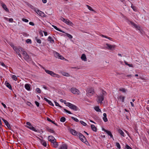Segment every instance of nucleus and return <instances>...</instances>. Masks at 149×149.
Segmentation results:
<instances>
[{
    "instance_id": "nucleus-1",
    "label": "nucleus",
    "mask_w": 149,
    "mask_h": 149,
    "mask_svg": "<svg viewBox=\"0 0 149 149\" xmlns=\"http://www.w3.org/2000/svg\"><path fill=\"white\" fill-rule=\"evenodd\" d=\"M26 124L28 125L25 126L26 127L35 132H37V130H36L34 127L29 122H27Z\"/></svg>"
},
{
    "instance_id": "nucleus-2",
    "label": "nucleus",
    "mask_w": 149,
    "mask_h": 149,
    "mask_svg": "<svg viewBox=\"0 0 149 149\" xmlns=\"http://www.w3.org/2000/svg\"><path fill=\"white\" fill-rule=\"evenodd\" d=\"M105 93V91H102V94H101L100 96H98L97 97V98L98 99V101H97V102L98 103H102V102L104 100V93Z\"/></svg>"
},
{
    "instance_id": "nucleus-3",
    "label": "nucleus",
    "mask_w": 149,
    "mask_h": 149,
    "mask_svg": "<svg viewBox=\"0 0 149 149\" xmlns=\"http://www.w3.org/2000/svg\"><path fill=\"white\" fill-rule=\"evenodd\" d=\"M66 105L68 106L70 108L75 111L77 110V107L75 105L69 102L66 103Z\"/></svg>"
},
{
    "instance_id": "nucleus-4",
    "label": "nucleus",
    "mask_w": 149,
    "mask_h": 149,
    "mask_svg": "<svg viewBox=\"0 0 149 149\" xmlns=\"http://www.w3.org/2000/svg\"><path fill=\"white\" fill-rule=\"evenodd\" d=\"M94 93V90L93 88H89L87 91V95L88 96H91Z\"/></svg>"
},
{
    "instance_id": "nucleus-5",
    "label": "nucleus",
    "mask_w": 149,
    "mask_h": 149,
    "mask_svg": "<svg viewBox=\"0 0 149 149\" xmlns=\"http://www.w3.org/2000/svg\"><path fill=\"white\" fill-rule=\"evenodd\" d=\"M79 139L81 141L84 143H86V142L88 143V141L86 140V138L81 133H79Z\"/></svg>"
},
{
    "instance_id": "nucleus-6",
    "label": "nucleus",
    "mask_w": 149,
    "mask_h": 149,
    "mask_svg": "<svg viewBox=\"0 0 149 149\" xmlns=\"http://www.w3.org/2000/svg\"><path fill=\"white\" fill-rule=\"evenodd\" d=\"M70 90L71 92L74 94L79 95L80 92L78 90L74 87L71 88Z\"/></svg>"
},
{
    "instance_id": "nucleus-7",
    "label": "nucleus",
    "mask_w": 149,
    "mask_h": 149,
    "mask_svg": "<svg viewBox=\"0 0 149 149\" xmlns=\"http://www.w3.org/2000/svg\"><path fill=\"white\" fill-rule=\"evenodd\" d=\"M35 11L37 13L42 17H45V15L42 12L38 10L37 9H35Z\"/></svg>"
},
{
    "instance_id": "nucleus-8",
    "label": "nucleus",
    "mask_w": 149,
    "mask_h": 149,
    "mask_svg": "<svg viewBox=\"0 0 149 149\" xmlns=\"http://www.w3.org/2000/svg\"><path fill=\"white\" fill-rule=\"evenodd\" d=\"M23 55L24 56V58L26 61H28L29 60V57L28 55L25 51L23 52V53H22Z\"/></svg>"
},
{
    "instance_id": "nucleus-9",
    "label": "nucleus",
    "mask_w": 149,
    "mask_h": 149,
    "mask_svg": "<svg viewBox=\"0 0 149 149\" xmlns=\"http://www.w3.org/2000/svg\"><path fill=\"white\" fill-rule=\"evenodd\" d=\"M106 45L107 46V47H106V48L107 49L110 50H112V49H114L115 48L116 46V45H111L108 43H106Z\"/></svg>"
},
{
    "instance_id": "nucleus-10",
    "label": "nucleus",
    "mask_w": 149,
    "mask_h": 149,
    "mask_svg": "<svg viewBox=\"0 0 149 149\" xmlns=\"http://www.w3.org/2000/svg\"><path fill=\"white\" fill-rule=\"evenodd\" d=\"M54 55L56 58H58L60 59H62L64 58L61 55L58 53L56 52H54Z\"/></svg>"
},
{
    "instance_id": "nucleus-11",
    "label": "nucleus",
    "mask_w": 149,
    "mask_h": 149,
    "mask_svg": "<svg viewBox=\"0 0 149 149\" xmlns=\"http://www.w3.org/2000/svg\"><path fill=\"white\" fill-rule=\"evenodd\" d=\"M48 140L49 141H51V142H55L56 141V140L52 136H49L48 137Z\"/></svg>"
},
{
    "instance_id": "nucleus-12",
    "label": "nucleus",
    "mask_w": 149,
    "mask_h": 149,
    "mask_svg": "<svg viewBox=\"0 0 149 149\" xmlns=\"http://www.w3.org/2000/svg\"><path fill=\"white\" fill-rule=\"evenodd\" d=\"M2 120H3V121L4 122V123H5V125L9 129V130H11V127L10 126V124H9V123L7 121L3 118H2Z\"/></svg>"
},
{
    "instance_id": "nucleus-13",
    "label": "nucleus",
    "mask_w": 149,
    "mask_h": 149,
    "mask_svg": "<svg viewBox=\"0 0 149 149\" xmlns=\"http://www.w3.org/2000/svg\"><path fill=\"white\" fill-rule=\"evenodd\" d=\"M13 49L16 51V53H17V51H18L20 52V53H23V52H24L22 50V48L20 47H18V48H17L16 47H14Z\"/></svg>"
},
{
    "instance_id": "nucleus-14",
    "label": "nucleus",
    "mask_w": 149,
    "mask_h": 149,
    "mask_svg": "<svg viewBox=\"0 0 149 149\" xmlns=\"http://www.w3.org/2000/svg\"><path fill=\"white\" fill-rule=\"evenodd\" d=\"M102 130L104 131L105 132H106L107 134L109 135L111 138L113 139V136L111 133V132L109 131L106 130V129L103 128Z\"/></svg>"
},
{
    "instance_id": "nucleus-15",
    "label": "nucleus",
    "mask_w": 149,
    "mask_h": 149,
    "mask_svg": "<svg viewBox=\"0 0 149 149\" xmlns=\"http://www.w3.org/2000/svg\"><path fill=\"white\" fill-rule=\"evenodd\" d=\"M45 71L47 73L49 74L52 76H54V74H55V73L52 71L45 70Z\"/></svg>"
},
{
    "instance_id": "nucleus-16",
    "label": "nucleus",
    "mask_w": 149,
    "mask_h": 149,
    "mask_svg": "<svg viewBox=\"0 0 149 149\" xmlns=\"http://www.w3.org/2000/svg\"><path fill=\"white\" fill-rule=\"evenodd\" d=\"M130 22L131 24L136 29H139L140 27L138 26L136 24H135L134 22L130 21Z\"/></svg>"
},
{
    "instance_id": "nucleus-17",
    "label": "nucleus",
    "mask_w": 149,
    "mask_h": 149,
    "mask_svg": "<svg viewBox=\"0 0 149 149\" xmlns=\"http://www.w3.org/2000/svg\"><path fill=\"white\" fill-rule=\"evenodd\" d=\"M65 23L71 26H72L73 25V23L68 19H67V20H66V22Z\"/></svg>"
},
{
    "instance_id": "nucleus-18",
    "label": "nucleus",
    "mask_w": 149,
    "mask_h": 149,
    "mask_svg": "<svg viewBox=\"0 0 149 149\" xmlns=\"http://www.w3.org/2000/svg\"><path fill=\"white\" fill-rule=\"evenodd\" d=\"M1 6L7 12H8L9 11V10L7 7L6 5L3 3H1Z\"/></svg>"
},
{
    "instance_id": "nucleus-19",
    "label": "nucleus",
    "mask_w": 149,
    "mask_h": 149,
    "mask_svg": "<svg viewBox=\"0 0 149 149\" xmlns=\"http://www.w3.org/2000/svg\"><path fill=\"white\" fill-rule=\"evenodd\" d=\"M67 146L66 144H63L61 146L59 149H67Z\"/></svg>"
},
{
    "instance_id": "nucleus-20",
    "label": "nucleus",
    "mask_w": 149,
    "mask_h": 149,
    "mask_svg": "<svg viewBox=\"0 0 149 149\" xmlns=\"http://www.w3.org/2000/svg\"><path fill=\"white\" fill-rule=\"evenodd\" d=\"M25 88L28 91H30V85L29 84H26L24 86Z\"/></svg>"
},
{
    "instance_id": "nucleus-21",
    "label": "nucleus",
    "mask_w": 149,
    "mask_h": 149,
    "mask_svg": "<svg viewBox=\"0 0 149 149\" xmlns=\"http://www.w3.org/2000/svg\"><path fill=\"white\" fill-rule=\"evenodd\" d=\"M118 100L120 99V100H121L122 102H124V101L125 97L122 95H120L118 97Z\"/></svg>"
},
{
    "instance_id": "nucleus-22",
    "label": "nucleus",
    "mask_w": 149,
    "mask_h": 149,
    "mask_svg": "<svg viewBox=\"0 0 149 149\" xmlns=\"http://www.w3.org/2000/svg\"><path fill=\"white\" fill-rule=\"evenodd\" d=\"M81 59L84 61H86V55L85 54H83L81 57Z\"/></svg>"
},
{
    "instance_id": "nucleus-23",
    "label": "nucleus",
    "mask_w": 149,
    "mask_h": 149,
    "mask_svg": "<svg viewBox=\"0 0 149 149\" xmlns=\"http://www.w3.org/2000/svg\"><path fill=\"white\" fill-rule=\"evenodd\" d=\"M103 115L104 117L103 118V119L104 120V121L105 122H107L108 121V119L107 118V114L104 113L103 114Z\"/></svg>"
},
{
    "instance_id": "nucleus-24",
    "label": "nucleus",
    "mask_w": 149,
    "mask_h": 149,
    "mask_svg": "<svg viewBox=\"0 0 149 149\" xmlns=\"http://www.w3.org/2000/svg\"><path fill=\"white\" fill-rule=\"evenodd\" d=\"M70 131L71 133L74 135H75L77 134V132L72 129H70Z\"/></svg>"
},
{
    "instance_id": "nucleus-25",
    "label": "nucleus",
    "mask_w": 149,
    "mask_h": 149,
    "mask_svg": "<svg viewBox=\"0 0 149 149\" xmlns=\"http://www.w3.org/2000/svg\"><path fill=\"white\" fill-rule=\"evenodd\" d=\"M118 132L121 136L123 137L125 136L124 133L122 130L120 129H118Z\"/></svg>"
},
{
    "instance_id": "nucleus-26",
    "label": "nucleus",
    "mask_w": 149,
    "mask_h": 149,
    "mask_svg": "<svg viewBox=\"0 0 149 149\" xmlns=\"http://www.w3.org/2000/svg\"><path fill=\"white\" fill-rule=\"evenodd\" d=\"M46 130L48 131L49 132L52 133H54V131L52 129L49 128L48 127H47L46 128Z\"/></svg>"
},
{
    "instance_id": "nucleus-27",
    "label": "nucleus",
    "mask_w": 149,
    "mask_h": 149,
    "mask_svg": "<svg viewBox=\"0 0 149 149\" xmlns=\"http://www.w3.org/2000/svg\"><path fill=\"white\" fill-rule=\"evenodd\" d=\"M5 84L6 86L8 87L9 89L10 90L12 89V88L10 84L9 83L7 82H6L5 83Z\"/></svg>"
},
{
    "instance_id": "nucleus-28",
    "label": "nucleus",
    "mask_w": 149,
    "mask_h": 149,
    "mask_svg": "<svg viewBox=\"0 0 149 149\" xmlns=\"http://www.w3.org/2000/svg\"><path fill=\"white\" fill-rule=\"evenodd\" d=\"M48 40L51 43H54V40L52 39V38L50 36H49L48 38Z\"/></svg>"
},
{
    "instance_id": "nucleus-29",
    "label": "nucleus",
    "mask_w": 149,
    "mask_h": 149,
    "mask_svg": "<svg viewBox=\"0 0 149 149\" xmlns=\"http://www.w3.org/2000/svg\"><path fill=\"white\" fill-rule=\"evenodd\" d=\"M91 129L94 132L97 131V128L95 126L93 125H91Z\"/></svg>"
},
{
    "instance_id": "nucleus-30",
    "label": "nucleus",
    "mask_w": 149,
    "mask_h": 149,
    "mask_svg": "<svg viewBox=\"0 0 149 149\" xmlns=\"http://www.w3.org/2000/svg\"><path fill=\"white\" fill-rule=\"evenodd\" d=\"M62 74L64 76H66V77H69L70 76V74L66 72H61Z\"/></svg>"
},
{
    "instance_id": "nucleus-31",
    "label": "nucleus",
    "mask_w": 149,
    "mask_h": 149,
    "mask_svg": "<svg viewBox=\"0 0 149 149\" xmlns=\"http://www.w3.org/2000/svg\"><path fill=\"white\" fill-rule=\"evenodd\" d=\"M119 91H122L123 93H125L127 91V90L124 88H120Z\"/></svg>"
},
{
    "instance_id": "nucleus-32",
    "label": "nucleus",
    "mask_w": 149,
    "mask_h": 149,
    "mask_svg": "<svg viewBox=\"0 0 149 149\" xmlns=\"http://www.w3.org/2000/svg\"><path fill=\"white\" fill-rule=\"evenodd\" d=\"M52 143H53V146L55 148H56L58 146V144L57 142H56V141L55 142H52Z\"/></svg>"
},
{
    "instance_id": "nucleus-33",
    "label": "nucleus",
    "mask_w": 149,
    "mask_h": 149,
    "mask_svg": "<svg viewBox=\"0 0 149 149\" xmlns=\"http://www.w3.org/2000/svg\"><path fill=\"white\" fill-rule=\"evenodd\" d=\"M94 109L97 112H101V110L100 109L99 107V106H95L94 107Z\"/></svg>"
},
{
    "instance_id": "nucleus-34",
    "label": "nucleus",
    "mask_w": 149,
    "mask_h": 149,
    "mask_svg": "<svg viewBox=\"0 0 149 149\" xmlns=\"http://www.w3.org/2000/svg\"><path fill=\"white\" fill-rule=\"evenodd\" d=\"M41 143L42 145L45 147H46L47 146V143L43 140L41 141Z\"/></svg>"
},
{
    "instance_id": "nucleus-35",
    "label": "nucleus",
    "mask_w": 149,
    "mask_h": 149,
    "mask_svg": "<svg viewBox=\"0 0 149 149\" xmlns=\"http://www.w3.org/2000/svg\"><path fill=\"white\" fill-rule=\"evenodd\" d=\"M66 120L65 118L63 117H62L60 119V121L62 122H64Z\"/></svg>"
},
{
    "instance_id": "nucleus-36",
    "label": "nucleus",
    "mask_w": 149,
    "mask_h": 149,
    "mask_svg": "<svg viewBox=\"0 0 149 149\" xmlns=\"http://www.w3.org/2000/svg\"><path fill=\"white\" fill-rule=\"evenodd\" d=\"M35 39L36 40L37 42L39 44H40L41 43V41L40 39H38L37 37L35 38Z\"/></svg>"
},
{
    "instance_id": "nucleus-37",
    "label": "nucleus",
    "mask_w": 149,
    "mask_h": 149,
    "mask_svg": "<svg viewBox=\"0 0 149 149\" xmlns=\"http://www.w3.org/2000/svg\"><path fill=\"white\" fill-rule=\"evenodd\" d=\"M125 63L126 65H128L130 67H133V65L132 64H129L127 63L126 61H125Z\"/></svg>"
},
{
    "instance_id": "nucleus-38",
    "label": "nucleus",
    "mask_w": 149,
    "mask_h": 149,
    "mask_svg": "<svg viewBox=\"0 0 149 149\" xmlns=\"http://www.w3.org/2000/svg\"><path fill=\"white\" fill-rule=\"evenodd\" d=\"M86 6L88 7V9L89 10H91L93 11H95L90 6L88 5H86Z\"/></svg>"
},
{
    "instance_id": "nucleus-39",
    "label": "nucleus",
    "mask_w": 149,
    "mask_h": 149,
    "mask_svg": "<svg viewBox=\"0 0 149 149\" xmlns=\"http://www.w3.org/2000/svg\"><path fill=\"white\" fill-rule=\"evenodd\" d=\"M116 146L119 149H120L121 148L120 145L119 143L118 142H116Z\"/></svg>"
},
{
    "instance_id": "nucleus-40",
    "label": "nucleus",
    "mask_w": 149,
    "mask_h": 149,
    "mask_svg": "<svg viewBox=\"0 0 149 149\" xmlns=\"http://www.w3.org/2000/svg\"><path fill=\"white\" fill-rule=\"evenodd\" d=\"M79 122L81 124L84 126H86L87 125V124L85 123L82 121H80Z\"/></svg>"
},
{
    "instance_id": "nucleus-41",
    "label": "nucleus",
    "mask_w": 149,
    "mask_h": 149,
    "mask_svg": "<svg viewBox=\"0 0 149 149\" xmlns=\"http://www.w3.org/2000/svg\"><path fill=\"white\" fill-rule=\"evenodd\" d=\"M12 78L14 80L16 81L17 79V78L16 76L15 75H13L12 77Z\"/></svg>"
},
{
    "instance_id": "nucleus-42",
    "label": "nucleus",
    "mask_w": 149,
    "mask_h": 149,
    "mask_svg": "<svg viewBox=\"0 0 149 149\" xmlns=\"http://www.w3.org/2000/svg\"><path fill=\"white\" fill-rule=\"evenodd\" d=\"M71 118L72 119L74 120L76 122H79V120L73 117H72Z\"/></svg>"
},
{
    "instance_id": "nucleus-43",
    "label": "nucleus",
    "mask_w": 149,
    "mask_h": 149,
    "mask_svg": "<svg viewBox=\"0 0 149 149\" xmlns=\"http://www.w3.org/2000/svg\"><path fill=\"white\" fill-rule=\"evenodd\" d=\"M60 19L65 23L66 20H67V19H66L62 17H61V18Z\"/></svg>"
},
{
    "instance_id": "nucleus-44",
    "label": "nucleus",
    "mask_w": 149,
    "mask_h": 149,
    "mask_svg": "<svg viewBox=\"0 0 149 149\" xmlns=\"http://www.w3.org/2000/svg\"><path fill=\"white\" fill-rule=\"evenodd\" d=\"M26 42L27 43L31 44V40H30V39H27V40H26Z\"/></svg>"
},
{
    "instance_id": "nucleus-45",
    "label": "nucleus",
    "mask_w": 149,
    "mask_h": 149,
    "mask_svg": "<svg viewBox=\"0 0 149 149\" xmlns=\"http://www.w3.org/2000/svg\"><path fill=\"white\" fill-rule=\"evenodd\" d=\"M47 120L49 121L52 123H54V121H53L52 120H51L49 118L47 117Z\"/></svg>"
},
{
    "instance_id": "nucleus-46",
    "label": "nucleus",
    "mask_w": 149,
    "mask_h": 149,
    "mask_svg": "<svg viewBox=\"0 0 149 149\" xmlns=\"http://www.w3.org/2000/svg\"><path fill=\"white\" fill-rule=\"evenodd\" d=\"M55 105L56 106L59 107L60 108L62 107L61 106L59 105V104L58 102H55Z\"/></svg>"
},
{
    "instance_id": "nucleus-47",
    "label": "nucleus",
    "mask_w": 149,
    "mask_h": 149,
    "mask_svg": "<svg viewBox=\"0 0 149 149\" xmlns=\"http://www.w3.org/2000/svg\"><path fill=\"white\" fill-rule=\"evenodd\" d=\"M64 111L65 112H67L69 114H72V113L70 111L68 110H67L66 109H64Z\"/></svg>"
},
{
    "instance_id": "nucleus-48",
    "label": "nucleus",
    "mask_w": 149,
    "mask_h": 149,
    "mask_svg": "<svg viewBox=\"0 0 149 149\" xmlns=\"http://www.w3.org/2000/svg\"><path fill=\"white\" fill-rule=\"evenodd\" d=\"M36 91H37V92L39 93H41V90H40V89L39 88H37Z\"/></svg>"
},
{
    "instance_id": "nucleus-49",
    "label": "nucleus",
    "mask_w": 149,
    "mask_h": 149,
    "mask_svg": "<svg viewBox=\"0 0 149 149\" xmlns=\"http://www.w3.org/2000/svg\"><path fill=\"white\" fill-rule=\"evenodd\" d=\"M125 148L127 149H132L129 146L126 144L125 146Z\"/></svg>"
},
{
    "instance_id": "nucleus-50",
    "label": "nucleus",
    "mask_w": 149,
    "mask_h": 149,
    "mask_svg": "<svg viewBox=\"0 0 149 149\" xmlns=\"http://www.w3.org/2000/svg\"><path fill=\"white\" fill-rule=\"evenodd\" d=\"M102 36L103 37H104V38H108L109 40H111V38L109 37H108L107 36H104V35H102Z\"/></svg>"
},
{
    "instance_id": "nucleus-51",
    "label": "nucleus",
    "mask_w": 149,
    "mask_h": 149,
    "mask_svg": "<svg viewBox=\"0 0 149 149\" xmlns=\"http://www.w3.org/2000/svg\"><path fill=\"white\" fill-rule=\"evenodd\" d=\"M48 103L50 104V105H51L53 106H54V104L52 103V102L50 100H49V101L48 102Z\"/></svg>"
},
{
    "instance_id": "nucleus-52",
    "label": "nucleus",
    "mask_w": 149,
    "mask_h": 149,
    "mask_svg": "<svg viewBox=\"0 0 149 149\" xmlns=\"http://www.w3.org/2000/svg\"><path fill=\"white\" fill-rule=\"evenodd\" d=\"M54 76H53V77H56L57 78H60V76L58 74H57L55 73V74H54Z\"/></svg>"
},
{
    "instance_id": "nucleus-53",
    "label": "nucleus",
    "mask_w": 149,
    "mask_h": 149,
    "mask_svg": "<svg viewBox=\"0 0 149 149\" xmlns=\"http://www.w3.org/2000/svg\"><path fill=\"white\" fill-rule=\"evenodd\" d=\"M22 20L24 22H29L28 20L26 19H25V18H23L22 19Z\"/></svg>"
},
{
    "instance_id": "nucleus-54",
    "label": "nucleus",
    "mask_w": 149,
    "mask_h": 149,
    "mask_svg": "<svg viewBox=\"0 0 149 149\" xmlns=\"http://www.w3.org/2000/svg\"><path fill=\"white\" fill-rule=\"evenodd\" d=\"M66 34L67 35V36L69 38H72V35H70V34H68V33H67Z\"/></svg>"
},
{
    "instance_id": "nucleus-55",
    "label": "nucleus",
    "mask_w": 149,
    "mask_h": 149,
    "mask_svg": "<svg viewBox=\"0 0 149 149\" xmlns=\"http://www.w3.org/2000/svg\"><path fill=\"white\" fill-rule=\"evenodd\" d=\"M52 26L56 30H58H58H59V29H58V28L56 26H54V25H52Z\"/></svg>"
},
{
    "instance_id": "nucleus-56",
    "label": "nucleus",
    "mask_w": 149,
    "mask_h": 149,
    "mask_svg": "<svg viewBox=\"0 0 149 149\" xmlns=\"http://www.w3.org/2000/svg\"><path fill=\"white\" fill-rule=\"evenodd\" d=\"M8 21L9 22H13V18H10L8 19Z\"/></svg>"
},
{
    "instance_id": "nucleus-57",
    "label": "nucleus",
    "mask_w": 149,
    "mask_h": 149,
    "mask_svg": "<svg viewBox=\"0 0 149 149\" xmlns=\"http://www.w3.org/2000/svg\"><path fill=\"white\" fill-rule=\"evenodd\" d=\"M35 103L37 107H38L39 106V104L38 102L36 101L35 102Z\"/></svg>"
},
{
    "instance_id": "nucleus-58",
    "label": "nucleus",
    "mask_w": 149,
    "mask_h": 149,
    "mask_svg": "<svg viewBox=\"0 0 149 149\" xmlns=\"http://www.w3.org/2000/svg\"><path fill=\"white\" fill-rule=\"evenodd\" d=\"M17 53L18 54L19 57H21V55L20 54L21 53H20V52H18V51H17Z\"/></svg>"
},
{
    "instance_id": "nucleus-59",
    "label": "nucleus",
    "mask_w": 149,
    "mask_h": 149,
    "mask_svg": "<svg viewBox=\"0 0 149 149\" xmlns=\"http://www.w3.org/2000/svg\"><path fill=\"white\" fill-rule=\"evenodd\" d=\"M1 104L3 106V107H4V108H7V107H6V105L5 104H4L2 102L1 103Z\"/></svg>"
},
{
    "instance_id": "nucleus-60",
    "label": "nucleus",
    "mask_w": 149,
    "mask_h": 149,
    "mask_svg": "<svg viewBox=\"0 0 149 149\" xmlns=\"http://www.w3.org/2000/svg\"><path fill=\"white\" fill-rule=\"evenodd\" d=\"M29 24L30 25L32 26H34V23L33 22H29Z\"/></svg>"
},
{
    "instance_id": "nucleus-61",
    "label": "nucleus",
    "mask_w": 149,
    "mask_h": 149,
    "mask_svg": "<svg viewBox=\"0 0 149 149\" xmlns=\"http://www.w3.org/2000/svg\"><path fill=\"white\" fill-rule=\"evenodd\" d=\"M44 100H45V101H46L47 102L49 100L45 97H44Z\"/></svg>"
},
{
    "instance_id": "nucleus-62",
    "label": "nucleus",
    "mask_w": 149,
    "mask_h": 149,
    "mask_svg": "<svg viewBox=\"0 0 149 149\" xmlns=\"http://www.w3.org/2000/svg\"><path fill=\"white\" fill-rule=\"evenodd\" d=\"M45 36H46L47 35V32L46 31H43Z\"/></svg>"
},
{
    "instance_id": "nucleus-63",
    "label": "nucleus",
    "mask_w": 149,
    "mask_h": 149,
    "mask_svg": "<svg viewBox=\"0 0 149 149\" xmlns=\"http://www.w3.org/2000/svg\"><path fill=\"white\" fill-rule=\"evenodd\" d=\"M42 1L43 3H45L47 2V0H42Z\"/></svg>"
},
{
    "instance_id": "nucleus-64",
    "label": "nucleus",
    "mask_w": 149,
    "mask_h": 149,
    "mask_svg": "<svg viewBox=\"0 0 149 149\" xmlns=\"http://www.w3.org/2000/svg\"><path fill=\"white\" fill-rule=\"evenodd\" d=\"M58 31H60V32H61L62 33H65V32L63 31L62 30H61V29H59L58 30Z\"/></svg>"
}]
</instances>
